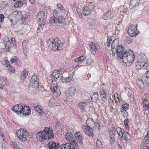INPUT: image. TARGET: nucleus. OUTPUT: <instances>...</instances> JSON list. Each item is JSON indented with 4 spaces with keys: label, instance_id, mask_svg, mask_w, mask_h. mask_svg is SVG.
<instances>
[{
    "label": "nucleus",
    "instance_id": "49530a36",
    "mask_svg": "<svg viewBox=\"0 0 149 149\" xmlns=\"http://www.w3.org/2000/svg\"><path fill=\"white\" fill-rule=\"evenodd\" d=\"M96 146L98 147L100 149H102V148L101 141L100 139H98L96 141Z\"/></svg>",
    "mask_w": 149,
    "mask_h": 149
},
{
    "label": "nucleus",
    "instance_id": "13d9d810",
    "mask_svg": "<svg viewBox=\"0 0 149 149\" xmlns=\"http://www.w3.org/2000/svg\"><path fill=\"white\" fill-rule=\"evenodd\" d=\"M15 71V69L11 65H10V72L14 73Z\"/></svg>",
    "mask_w": 149,
    "mask_h": 149
},
{
    "label": "nucleus",
    "instance_id": "a19ab883",
    "mask_svg": "<svg viewBox=\"0 0 149 149\" xmlns=\"http://www.w3.org/2000/svg\"><path fill=\"white\" fill-rule=\"evenodd\" d=\"M23 2L21 1H18L15 2L14 4V6L15 7H21L23 5Z\"/></svg>",
    "mask_w": 149,
    "mask_h": 149
},
{
    "label": "nucleus",
    "instance_id": "58836bf2",
    "mask_svg": "<svg viewBox=\"0 0 149 149\" xmlns=\"http://www.w3.org/2000/svg\"><path fill=\"white\" fill-rule=\"evenodd\" d=\"M110 135H115L116 134L115 128L114 127H111L109 129Z\"/></svg>",
    "mask_w": 149,
    "mask_h": 149
},
{
    "label": "nucleus",
    "instance_id": "f704fd0d",
    "mask_svg": "<svg viewBox=\"0 0 149 149\" xmlns=\"http://www.w3.org/2000/svg\"><path fill=\"white\" fill-rule=\"evenodd\" d=\"M117 132L118 134L119 138L121 139L123 138V132H122V130L120 127H118L117 128Z\"/></svg>",
    "mask_w": 149,
    "mask_h": 149
},
{
    "label": "nucleus",
    "instance_id": "9b49d317",
    "mask_svg": "<svg viewBox=\"0 0 149 149\" xmlns=\"http://www.w3.org/2000/svg\"><path fill=\"white\" fill-rule=\"evenodd\" d=\"M63 73V69H57L54 70L52 72L51 76L53 78V80L55 79H58L60 77H62V74Z\"/></svg>",
    "mask_w": 149,
    "mask_h": 149
},
{
    "label": "nucleus",
    "instance_id": "774afa93",
    "mask_svg": "<svg viewBox=\"0 0 149 149\" xmlns=\"http://www.w3.org/2000/svg\"><path fill=\"white\" fill-rule=\"evenodd\" d=\"M138 82L139 83L140 85H143L144 84L143 82L141 79L140 80H139Z\"/></svg>",
    "mask_w": 149,
    "mask_h": 149
},
{
    "label": "nucleus",
    "instance_id": "052dcab7",
    "mask_svg": "<svg viewBox=\"0 0 149 149\" xmlns=\"http://www.w3.org/2000/svg\"><path fill=\"white\" fill-rule=\"evenodd\" d=\"M4 18V15L2 14H0V22L1 23H2L3 21Z\"/></svg>",
    "mask_w": 149,
    "mask_h": 149
},
{
    "label": "nucleus",
    "instance_id": "c85d7f7f",
    "mask_svg": "<svg viewBox=\"0 0 149 149\" xmlns=\"http://www.w3.org/2000/svg\"><path fill=\"white\" fill-rule=\"evenodd\" d=\"M127 89V93L129 96L130 100L131 101H133L134 99V93L131 89L128 88Z\"/></svg>",
    "mask_w": 149,
    "mask_h": 149
},
{
    "label": "nucleus",
    "instance_id": "bb28decb",
    "mask_svg": "<svg viewBox=\"0 0 149 149\" xmlns=\"http://www.w3.org/2000/svg\"><path fill=\"white\" fill-rule=\"evenodd\" d=\"M139 3V0H131L130 3V8H132L134 6H138Z\"/></svg>",
    "mask_w": 149,
    "mask_h": 149
},
{
    "label": "nucleus",
    "instance_id": "37998d69",
    "mask_svg": "<svg viewBox=\"0 0 149 149\" xmlns=\"http://www.w3.org/2000/svg\"><path fill=\"white\" fill-rule=\"evenodd\" d=\"M27 89L30 91V92L32 93L33 92H35L37 91V88H34V87L31 85H30L28 87Z\"/></svg>",
    "mask_w": 149,
    "mask_h": 149
},
{
    "label": "nucleus",
    "instance_id": "423d86ee",
    "mask_svg": "<svg viewBox=\"0 0 149 149\" xmlns=\"http://www.w3.org/2000/svg\"><path fill=\"white\" fill-rule=\"evenodd\" d=\"M137 24L134 25L133 24H130L128 28L127 31L129 35L131 37H134L139 34V31H137Z\"/></svg>",
    "mask_w": 149,
    "mask_h": 149
},
{
    "label": "nucleus",
    "instance_id": "39448f33",
    "mask_svg": "<svg viewBox=\"0 0 149 149\" xmlns=\"http://www.w3.org/2000/svg\"><path fill=\"white\" fill-rule=\"evenodd\" d=\"M65 22L63 16H60L58 17H52L49 19L50 23L52 24H55L59 26L63 27L65 26Z\"/></svg>",
    "mask_w": 149,
    "mask_h": 149
},
{
    "label": "nucleus",
    "instance_id": "0e129e2a",
    "mask_svg": "<svg viewBox=\"0 0 149 149\" xmlns=\"http://www.w3.org/2000/svg\"><path fill=\"white\" fill-rule=\"evenodd\" d=\"M57 6L58 8H60L61 9V10L63 9V7L62 6V5L60 3H58L57 5Z\"/></svg>",
    "mask_w": 149,
    "mask_h": 149
},
{
    "label": "nucleus",
    "instance_id": "a878e982",
    "mask_svg": "<svg viewBox=\"0 0 149 149\" xmlns=\"http://www.w3.org/2000/svg\"><path fill=\"white\" fill-rule=\"evenodd\" d=\"M87 103L83 102L79 103L78 104V107L79 108L82 110V111H84L87 108Z\"/></svg>",
    "mask_w": 149,
    "mask_h": 149
},
{
    "label": "nucleus",
    "instance_id": "4468645a",
    "mask_svg": "<svg viewBox=\"0 0 149 149\" xmlns=\"http://www.w3.org/2000/svg\"><path fill=\"white\" fill-rule=\"evenodd\" d=\"M147 61V57L144 54H141L139 55L137 62L146 65V64H148Z\"/></svg>",
    "mask_w": 149,
    "mask_h": 149
},
{
    "label": "nucleus",
    "instance_id": "f257e3e1",
    "mask_svg": "<svg viewBox=\"0 0 149 149\" xmlns=\"http://www.w3.org/2000/svg\"><path fill=\"white\" fill-rule=\"evenodd\" d=\"M36 136L37 140L42 142L54 138L53 133L50 127H45L42 131L37 133Z\"/></svg>",
    "mask_w": 149,
    "mask_h": 149
},
{
    "label": "nucleus",
    "instance_id": "ea45409f",
    "mask_svg": "<svg viewBox=\"0 0 149 149\" xmlns=\"http://www.w3.org/2000/svg\"><path fill=\"white\" fill-rule=\"evenodd\" d=\"M10 144L14 149H20L16 142L11 141Z\"/></svg>",
    "mask_w": 149,
    "mask_h": 149
},
{
    "label": "nucleus",
    "instance_id": "09e8293b",
    "mask_svg": "<svg viewBox=\"0 0 149 149\" xmlns=\"http://www.w3.org/2000/svg\"><path fill=\"white\" fill-rule=\"evenodd\" d=\"M93 63V59L91 58H89L87 59L86 61V64L88 65H90Z\"/></svg>",
    "mask_w": 149,
    "mask_h": 149
},
{
    "label": "nucleus",
    "instance_id": "680f3d73",
    "mask_svg": "<svg viewBox=\"0 0 149 149\" xmlns=\"http://www.w3.org/2000/svg\"><path fill=\"white\" fill-rule=\"evenodd\" d=\"M28 42V41L26 40H24L22 42V46H26L27 45V43Z\"/></svg>",
    "mask_w": 149,
    "mask_h": 149
},
{
    "label": "nucleus",
    "instance_id": "dca6fc26",
    "mask_svg": "<svg viewBox=\"0 0 149 149\" xmlns=\"http://www.w3.org/2000/svg\"><path fill=\"white\" fill-rule=\"evenodd\" d=\"M50 89L52 93H55L58 96L60 95V90L58 88L56 82V83L51 84Z\"/></svg>",
    "mask_w": 149,
    "mask_h": 149
},
{
    "label": "nucleus",
    "instance_id": "603ef678",
    "mask_svg": "<svg viewBox=\"0 0 149 149\" xmlns=\"http://www.w3.org/2000/svg\"><path fill=\"white\" fill-rule=\"evenodd\" d=\"M110 138L111 139L110 142L112 144L115 141L114 136L115 135H110Z\"/></svg>",
    "mask_w": 149,
    "mask_h": 149
},
{
    "label": "nucleus",
    "instance_id": "864d4df0",
    "mask_svg": "<svg viewBox=\"0 0 149 149\" xmlns=\"http://www.w3.org/2000/svg\"><path fill=\"white\" fill-rule=\"evenodd\" d=\"M11 45H12L15 46L16 45V42L15 40V39L14 38H11Z\"/></svg>",
    "mask_w": 149,
    "mask_h": 149
},
{
    "label": "nucleus",
    "instance_id": "ddd939ff",
    "mask_svg": "<svg viewBox=\"0 0 149 149\" xmlns=\"http://www.w3.org/2000/svg\"><path fill=\"white\" fill-rule=\"evenodd\" d=\"M30 85L34 87V88H37L39 85L38 81V79L37 76L36 75H33L31 77V79Z\"/></svg>",
    "mask_w": 149,
    "mask_h": 149
},
{
    "label": "nucleus",
    "instance_id": "f3484780",
    "mask_svg": "<svg viewBox=\"0 0 149 149\" xmlns=\"http://www.w3.org/2000/svg\"><path fill=\"white\" fill-rule=\"evenodd\" d=\"M75 138L77 142L80 145L83 144V140L84 137L82 134L80 132H77L74 134Z\"/></svg>",
    "mask_w": 149,
    "mask_h": 149
},
{
    "label": "nucleus",
    "instance_id": "b1692460",
    "mask_svg": "<svg viewBox=\"0 0 149 149\" xmlns=\"http://www.w3.org/2000/svg\"><path fill=\"white\" fill-rule=\"evenodd\" d=\"M112 17L113 15L111 14V12L109 11H108L103 14L102 16V18L103 19L106 20L109 19Z\"/></svg>",
    "mask_w": 149,
    "mask_h": 149
},
{
    "label": "nucleus",
    "instance_id": "69168bd1",
    "mask_svg": "<svg viewBox=\"0 0 149 149\" xmlns=\"http://www.w3.org/2000/svg\"><path fill=\"white\" fill-rule=\"evenodd\" d=\"M76 10L74 12V13H76V14H77L78 15H80V14H81V13L80 12H79L80 9L79 8L77 9V8H76Z\"/></svg>",
    "mask_w": 149,
    "mask_h": 149
},
{
    "label": "nucleus",
    "instance_id": "7ed1b4c3",
    "mask_svg": "<svg viewBox=\"0 0 149 149\" xmlns=\"http://www.w3.org/2000/svg\"><path fill=\"white\" fill-rule=\"evenodd\" d=\"M86 125H83L82 127V129L87 135L93 137V128L95 127V122L92 119L89 118L86 120Z\"/></svg>",
    "mask_w": 149,
    "mask_h": 149
},
{
    "label": "nucleus",
    "instance_id": "cd10ccee",
    "mask_svg": "<svg viewBox=\"0 0 149 149\" xmlns=\"http://www.w3.org/2000/svg\"><path fill=\"white\" fill-rule=\"evenodd\" d=\"M91 98L93 102H96L98 100V95L97 93H93L91 94Z\"/></svg>",
    "mask_w": 149,
    "mask_h": 149
},
{
    "label": "nucleus",
    "instance_id": "f8f14e48",
    "mask_svg": "<svg viewBox=\"0 0 149 149\" xmlns=\"http://www.w3.org/2000/svg\"><path fill=\"white\" fill-rule=\"evenodd\" d=\"M116 52L117 53V56L122 59L123 56V54L124 53L125 50L124 48L121 45L118 46L116 49Z\"/></svg>",
    "mask_w": 149,
    "mask_h": 149
},
{
    "label": "nucleus",
    "instance_id": "7c9ffc66",
    "mask_svg": "<svg viewBox=\"0 0 149 149\" xmlns=\"http://www.w3.org/2000/svg\"><path fill=\"white\" fill-rule=\"evenodd\" d=\"M131 54H134L133 51L130 49H127L125 50L122 58H124L125 57H127L129 55H130Z\"/></svg>",
    "mask_w": 149,
    "mask_h": 149
},
{
    "label": "nucleus",
    "instance_id": "0eeeda50",
    "mask_svg": "<svg viewBox=\"0 0 149 149\" xmlns=\"http://www.w3.org/2000/svg\"><path fill=\"white\" fill-rule=\"evenodd\" d=\"M52 50L54 51H59L62 49L63 44L61 43V41L59 39L56 38L55 39V41L52 45Z\"/></svg>",
    "mask_w": 149,
    "mask_h": 149
},
{
    "label": "nucleus",
    "instance_id": "4c0bfd02",
    "mask_svg": "<svg viewBox=\"0 0 149 149\" xmlns=\"http://www.w3.org/2000/svg\"><path fill=\"white\" fill-rule=\"evenodd\" d=\"M125 140L127 141L130 140V137L127 132H124L123 138H122Z\"/></svg>",
    "mask_w": 149,
    "mask_h": 149
},
{
    "label": "nucleus",
    "instance_id": "20e7f679",
    "mask_svg": "<svg viewBox=\"0 0 149 149\" xmlns=\"http://www.w3.org/2000/svg\"><path fill=\"white\" fill-rule=\"evenodd\" d=\"M16 133L19 140L23 142L26 141L29 136V133L25 129L20 128L17 130Z\"/></svg>",
    "mask_w": 149,
    "mask_h": 149
},
{
    "label": "nucleus",
    "instance_id": "6e6d98bb",
    "mask_svg": "<svg viewBox=\"0 0 149 149\" xmlns=\"http://www.w3.org/2000/svg\"><path fill=\"white\" fill-rule=\"evenodd\" d=\"M23 50L24 53L26 55V54L28 53V49L26 47L23 46Z\"/></svg>",
    "mask_w": 149,
    "mask_h": 149
},
{
    "label": "nucleus",
    "instance_id": "a211bd4d",
    "mask_svg": "<svg viewBox=\"0 0 149 149\" xmlns=\"http://www.w3.org/2000/svg\"><path fill=\"white\" fill-rule=\"evenodd\" d=\"M49 149H59V145L58 143L53 141H49L47 145Z\"/></svg>",
    "mask_w": 149,
    "mask_h": 149
},
{
    "label": "nucleus",
    "instance_id": "de8ad7c7",
    "mask_svg": "<svg viewBox=\"0 0 149 149\" xmlns=\"http://www.w3.org/2000/svg\"><path fill=\"white\" fill-rule=\"evenodd\" d=\"M125 42L128 44H130L132 42L133 40L130 37H125Z\"/></svg>",
    "mask_w": 149,
    "mask_h": 149
},
{
    "label": "nucleus",
    "instance_id": "338daca9",
    "mask_svg": "<svg viewBox=\"0 0 149 149\" xmlns=\"http://www.w3.org/2000/svg\"><path fill=\"white\" fill-rule=\"evenodd\" d=\"M109 102L111 106L113 105V102L112 100H111V98L109 99Z\"/></svg>",
    "mask_w": 149,
    "mask_h": 149
},
{
    "label": "nucleus",
    "instance_id": "4d7b16f0",
    "mask_svg": "<svg viewBox=\"0 0 149 149\" xmlns=\"http://www.w3.org/2000/svg\"><path fill=\"white\" fill-rule=\"evenodd\" d=\"M95 126H96L97 127L99 128L98 130H100V128L102 127V125L100 123H99L98 122H95Z\"/></svg>",
    "mask_w": 149,
    "mask_h": 149
},
{
    "label": "nucleus",
    "instance_id": "c9c22d12",
    "mask_svg": "<svg viewBox=\"0 0 149 149\" xmlns=\"http://www.w3.org/2000/svg\"><path fill=\"white\" fill-rule=\"evenodd\" d=\"M72 80V77H64L61 79V81L63 83H69Z\"/></svg>",
    "mask_w": 149,
    "mask_h": 149
},
{
    "label": "nucleus",
    "instance_id": "8fccbe9b",
    "mask_svg": "<svg viewBox=\"0 0 149 149\" xmlns=\"http://www.w3.org/2000/svg\"><path fill=\"white\" fill-rule=\"evenodd\" d=\"M112 39L110 37H109L107 38V45L108 47L110 46V43Z\"/></svg>",
    "mask_w": 149,
    "mask_h": 149
},
{
    "label": "nucleus",
    "instance_id": "e2e57ef3",
    "mask_svg": "<svg viewBox=\"0 0 149 149\" xmlns=\"http://www.w3.org/2000/svg\"><path fill=\"white\" fill-rule=\"evenodd\" d=\"M4 62L6 66L8 68L9 66V61L8 60H5Z\"/></svg>",
    "mask_w": 149,
    "mask_h": 149
},
{
    "label": "nucleus",
    "instance_id": "1a4fd4ad",
    "mask_svg": "<svg viewBox=\"0 0 149 149\" xmlns=\"http://www.w3.org/2000/svg\"><path fill=\"white\" fill-rule=\"evenodd\" d=\"M94 7L95 6L91 3L86 5L83 7L84 15L85 16L89 15L91 13V10L94 9Z\"/></svg>",
    "mask_w": 149,
    "mask_h": 149
},
{
    "label": "nucleus",
    "instance_id": "c03bdc74",
    "mask_svg": "<svg viewBox=\"0 0 149 149\" xmlns=\"http://www.w3.org/2000/svg\"><path fill=\"white\" fill-rule=\"evenodd\" d=\"M129 120L128 118L125 119L124 121V124L127 130H129V126L128 123H129Z\"/></svg>",
    "mask_w": 149,
    "mask_h": 149
},
{
    "label": "nucleus",
    "instance_id": "393cba45",
    "mask_svg": "<svg viewBox=\"0 0 149 149\" xmlns=\"http://www.w3.org/2000/svg\"><path fill=\"white\" fill-rule=\"evenodd\" d=\"M48 104L50 107H53L58 106L59 105V103L57 102L55 100L52 99L49 101Z\"/></svg>",
    "mask_w": 149,
    "mask_h": 149
},
{
    "label": "nucleus",
    "instance_id": "2eb2a0df",
    "mask_svg": "<svg viewBox=\"0 0 149 149\" xmlns=\"http://www.w3.org/2000/svg\"><path fill=\"white\" fill-rule=\"evenodd\" d=\"M89 47L91 53L93 54H95L96 50L99 49L100 48L98 44L94 43H91L89 45Z\"/></svg>",
    "mask_w": 149,
    "mask_h": 149
},
{
    "label": "nucleus",
    "instance_id": "aec40b11",
    "mask_svg": "<svg viewBox=\"0 0 149 149\" xmlns=\"http://www.w3.org/2000/svg\"><path fill=\"white\" fill-rule=\"evenodd\" d=\"M148 64H146V65H144L143 63H141L136 61V70H138L141 69L146 70L148 69Z\"/></svg>",
    "mask_w": 149,
    "mask_h": 149
},
{
    "label": "nucleus",
    "instance_id": "f03ea898",
    "mask_svg": "<svg viewBox=\"0 0 149 149\" xmlns=\"http://www.w3.org/2000/svg\"><path fill=\"white\" fill-rule=\"evenodd\" d=\"M12 110L17 115L21 116H29L31 112L28 106L22 103L15 105L12 108Z\"/></svg>",
    "mask_w": 149,
    "mask_h": 149
},
{
    "label": "nucleus",
    "instance_id": "a18cd8bd",
    "mask_svg": "<svg viewBox=\"0 0 149 149\" xmlns=\"http://www.w3.org/2000/svg\"><path fill=\"white\" fill-rule=\"evenodd\" d=\"M18 60V58L16 56H13L10 58V62L12 64L14 62L17 63Z\"/></svg>",
    "mask_w": 149,
    "mask_h": 149
},
{
    "label": "nucleus",
    "instance_id": "bf43d9fd",
    "mask_svg": "<svg viewBox=\"0 0 149 149\" xmlns=\"http://www.w3.org/2000/svg\"><path fill=\"white\" fill-rule=\"evenodd\" d=\"M101 95H102L103 98H106L107 97L106 93L104 91H102Z\"/></svg>",
    "mask_w": 149,
    "mask_h": 149
},
{
    "label": "nucleus",
    "instance_id": "6e6552de",
    "mask_svg": "<svg viewBox=\"0 0 149 149\" xmlns=\"http://www.w3.org/2000/svg\"><path fill=\"white\" fill-rule=\"evenodd\" d=\"M78 146V144L76 141H73L72 143H64L61 145L60 149H74L75 147Z\"/></svg>",
    "mask_w": 149,
    "mask_h": 149
},
{
    "label": "nucleus",
    "instance_id": "412c9836",
    "mask_svg": "<svg viewBox=\"0 0 149 149\" xmlns=\"http://www.w3.org/2000/svg\"><path fill=\"white\" fill-rule=\"evenodd\" d=\"M76 89L73 87L70 88L65 91V93L68 96H73L75 94Z\"/></svg>",
    "mask_w": 149,
    "mask_h": 149
},
{
    "label": "nucleus",
    "instance_id": "e433bc0d",
    "mask_svg": "<svg viewBox=\"0 0 149 149\" xmlns=\"http://www.w3.org/2000/svg\"><path fill=\"white\" fill-rule=\"evenodd\" d=\"M129 106V105L128 104L125 103L123 104V105L122 107L120 110L121 112L123 113L124 111H125L127 110Z\"/></svg>",
    "mask_w": 149,
    "mask_h": 149
},
{
    "label": "nucleus",
    "instance_id": "6ab92c4d",
    "mask_svg": "<svg viewBox=\"0 0 149 149\" xmlns=\"http://www.w3.org/2000/svg\"><path fill=\"white\" fill-rule=\"evenodd\" d=\"M29 70L27 68L24 69L21 73L20 76V79L21 81H23L26 78L28 75Z\"/></svg>",
    "mask_w": 149,
    "mask_h": 149
},
{
    "label": "nucleus",
    "instance_id": "3c124183",
    "mask_svg": "<svg viewBox=\"0 0 149 149\" xmlns=\"http://www.w3.org/2000/svg\"><path fill=\"white\" fill-rule=\"evenodd\" d=\"M143 102V104L144 105L148 106L149 104V100H148L147 99H142Z\"/></svg>",
    "mask_w": 149,
    "mask_h": 149
},
{
    "label": "nucleus",
    "instance_id": "5701e85b",
    "mask_svg": "<svg viewBox=\"0 0 149 149\" xmlns=\"http://www.w3.org/2000/svg\"><path fill=\"white\" fill-rule=\"evenodd\" d=\"M45 17V14L44 11H40L38 12L37 15V21H43Z\"/></svg>",
    "mask_w": 149,
    "mask_h": 149
},
{
    "label": "nucleus",
    "instance_id": "473e14b6",
    "mask_svg": "<svg viewBox=\"0 0 149 149\" xmlns=\"http://www.w3.org/2000/svg\"><path fill=\"white\" fill-rule=\"evenodd\" d=\"M86 58V57L84 56H82L75 59L74 61L76 62H78L79 63H81Z\"/></svg>",
    "mask_w": 149,
    "mask_h": 149
},
{
    "label": "nucleus",
    "instance_id": "c756f323",
    "mask_svg": "<svg viewBox=\"0 0 149 149\" xmlns=\"http://www.w3.org/2000/svg\"><path fill=\"white\" fill-rule=\"evenodd\" d=\"M66 139L70 142V143H72L73 141H76L73 139V136L71 134H68L65 136Z\"/></svg>",
    "mask_w": 149,
    "mask_h": 149
},
{
    "label": "nucleus",
    "instance_id": "2f4dec72",
    "mask_svg": "<svg viewBox=\"0 0 149 149\" xmlns=\"http://www.w3.org/2000/svg\"><path fill=\"white\" fill-rule=\"evenodd\" d=\"M34 109L40 114H42L43 112L42 107L40 105H38L34 107Z\"/></svg>",
    "mask_w": 149,
    "mask_h": 149
},
{
    "label": "nucleus",
    "instance_id": "4be33fe9",
    "mask_svg": "<svg viewBox=\"0 0 149 149\" xmlns=\"http://www.w3.org/2000/svg\"><path fill=\"white\" fill-rule=\"evenodd\" d=\"M3 42L4 45L5 47L6 50L9 51V39L8 37H5L3 39Z\"/></svg>",
    "mask_w": 149,
    "mask_h": 149
},
{
    "label": "nucleus",
    "instance_id": "79ce46f5",
    "mask_svg": "<svg viewBox=\"0 0 149 149\" xmlns=\"http://www.w3.org/2000/svg\"><path fill=\"white\" fill-rule=\"evenodd\" d=\"M55 41V39H54L53 38H49L46 42L48 47L49 46H51L53 45L54 43V42Z\"/></svg>",
    "mask_w": 149,
    "mask_h": 149
},
{
    "label": "nucleus",
    "instance_id": "5fc2aeb1",
    "mask_svg": "<svg viewBox=\"0 0 149 149\" xmlns=\"http://www.w3.org/2000/svg\"><path fill=\"white\" fill-rule=\"evenodd\" d=\"M145 140V142H149V130H148L147 132V134L144 138Z\"/></svg>",
    "mask_w": 149,
    "mask_h": 149
},
{
    "label": "nucleus",
    "instance_id": "72a5a7b5",
    "mask_svg": "<svg viewBox=\"0 0 149 149\" xmlns=\"http://www.w3.org/2000/svg\"><path fill=\"white\" fill-rule=\"evenodd\" d=\"M38 26L37 29V31H38L39 30L40 31L41 30H42L44 26H45V24L44 22H43L42 21H40L38 20L37 21Z\"/></svg>",
    "mask_w": 149,
    "mask_h": 149
},
{
    "label": "nucleus",
    "instance_id": "9d476101",
    "mask_svg": "<svg viewBox=\"0 0 149 149\" xmlns=\"http://www.w3.org/2000/svg\"><path fill=\"white\" fill-rule=\"evenodd\" d=\"M135 57L134 54H131L127 57H125L124 58H122L123 62L125 63L127 65H131L134 62Z\"/></svg>",
    "mask_w": 149,
    "mask_h": 149
}]
</instances>
